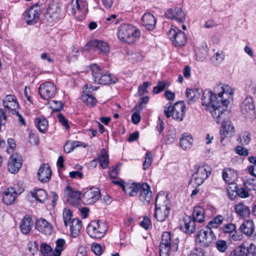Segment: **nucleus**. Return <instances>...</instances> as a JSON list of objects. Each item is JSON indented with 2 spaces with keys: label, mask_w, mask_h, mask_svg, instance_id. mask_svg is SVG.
I'll use <instances>...</instances> for the list:
<instances>
[{
  "label": "nucleus",
  "mask_w": 256,
  "mask_h": 256,
  "mask_svg": "<svg viewBox=\"0 0 256 256\" xmlns=\"http://www.w3.org/2000/svg\"><path fill=\"white\" fill-rule=\"evenodd\" d=\"M223 86L219 85L214 88V92L210 90H206L202 95V104L205 106L210 112L211 114L217 123L220 122L225 118L226 108L230 103L229 100H224L223 94H224Z\"/></svg>",
  "instance_id": "1"
},
{
  "label": "nucleus",
  "mask_w": 256,
  "mask_h": 256,
  "mask_svg": "<svg viewBox=\"0 0 256 256\" xmlns=\"http://www.w3.org/2000/svg\"><path fill=\"white\" fill-rule=\"evenodd\" d=\"M170 211V201L164 193H158L155 201L154 218L162 222L168 218Z\"/></svg>",
  "instance_id": "2"
},
{
  "label": "nucleus",
  "mask_w": 256,
  "mask_h": 256,
  "mask_svg": "<svg viewBox=\"0 0 256 256\" xmlns=\"http://www.w3.org/2000/svg\"><path fill=\"white\" fill-rule=\"evenodd\" d=\"M118 39L124 42L132 44L139 38L140 32L132 24H122L118 30Z\"/></svg>",
  "instance_id": "3"
},
{
  "label": "nucleus",
  "mask_w": 256,
  "mask_h": 256,
  "mask_svg": "<svg viewBox=\"0 0 256 256\" xmlns=\"http://www.w3.org/2000/svg\"><path fill=\"white\" fill-rule=\"evenodd\" d=\"M173 237L168 232H165L162 235V241L160 245V256H170V250L176 252L178 250V239Z\"/></svg>",
  "instance_id": "4"
},
{
  "label": "nucleus",
  "mask_w": 256,
  "mask_h": 256,
  "mask_svg": "<svg viewBox=\"0 0 256 256\" xmlns=\"http://www.w3.org/2000/svg\"><path fill=\"white\" fill-rule=\"evenodd\" d=\"M196 171L192 176L190 183L193 186L198 187L202 184L204 180L208 177L212 172V168L204 164L195 166Z\"/></svg>",
  "instance_id": "5"
},
{
  "label": "nucleus",
  "mask_w": 256,
  "mask_h": 256,
  "mask_svg": "<svg viewBox=\"0 0 256 256\" xmlns=\"http://www.w3.org/2000/svg\"><path fill=\"white\" fill-rule=\"evenodd\" d=\"M90 68L94 80L98 84H114L118 80L117 78L108 72L102 71L96 64H92Z\"/></svg>",
  "instance_id": "6"
},
{
  "label": "nucleus",
  "mask_w": 256,
  "mask_h": 256,
  "mask_svg": "<svg viewBox=\"0 0 256 256\" xmlns=\"http://www.w3.org/2000/svg\"><path fill=\"white\" fill-rule=\"evenodd\" d=\"M108 230V226L104 222L100 220L92 221L87 228L88 235L95 238H102Z\"/></svg>",
  "instance_id": "7"
},
{
  "label": "nucleus",
  "mask_w": 256,
  "mask_h": 256,
  "mask_svg": "<svg viewBox=\"0 0 256 256\" xmlns=\"http://www.w3.org/2000/svg\"><path fill=\"white\" fill-rule=\"evenodd\" d=\"M216 240V236L212 230L206 227V230H202L198 232L196 240L200 245L208 246Z\"/></svg>",
  "instance_id": "8"
},
{
  "label": "nucleus",
  "mask_w": 256,
  "mask_h": 256,
  "mask_svg": "<svg viewBox=\"0 0 256 256\" xmlns=\"http://www.w3.org/2000/svg\"><path fill=\"white\" fill-rule=\"evenodd\" d=\"M38 92L42 98L48 100L54 96L56 92V88L54 83L47 82L40 85Z\"/></svg>",
  "instance_id": "9"
},
{
  "label": "nucleus",
  "mask_w": 256,
  "mask_h": 256,
  "mask_svg": "<svg viewBox=\"0 0 256 256\" xmlns=\"http://www.w3.org/2000/svg\"><path fill=\"white\" fill-rule=\"evenodd\" d=\"M60 12V4L53 1L50 4L46 12L44 14V18L48 22H53L58 20Z\"/></svg>",
  "instance_id": "10"
},
{
  "label": "nucleus",
  "mask_w": 256,
  "mask_h": 256,
  "mask_svg": "<svg viewBox=\"0 0 256 256\" xmlns=\"http://www.w3.org/2000/svg\"><path fill=\"white\" fill-rule=\"evenodd\" d=\"M168 34L176 46H182L186 43V37L185 34L176 28H171L168 32Z\"/></svg>",
  "instance_id": "11"
},
{
  "label": "nucleus",
  "mask_w": 256,
  "mask_h": 256,
  "mask_svg": "<svg viewBox=\"0 0 256 256\" xmlns=\"http://www.w3.org/2000/svg\"><path fill=\"white\" fill-rule=\"evenodd\" d=\"M40 10L38 5L36 4L26 12L24 18L28 24H34L38 22L40 18Z\"/></svg>",
  "instance_id": "12"
},
{
  "label": "nucleus",
  "mask_w": 256,
  "mask_h": 256,
  "mask_svg": "<svg viewBox=\"0 0 256 256\" xmlns=\"http://www.w3.org/2000/svg\"><path fill=\"white\" fill-rule=\"evenodd\" d=\"M100 194V191L98 188H90L83 193L82 198L86 204H92L98 200Z\"/></svg>",
  "instance_id": "13"
},
{
  "label": "nucleus",
  "mask_w": 256,
  "mask_h": 256,
  "mask_svg": "<svg viewBox=\"0 0 256 256\" xmlns=\"http://www.w3.org/2000/svg\"><path fill=\"white\" fill-rule=\"evenodd\" d=\"M3 106L8 114H15L18 108L16 98L14 95H8L3 100Z\"/></svg>",
  "instance_id": "14"
},
{
  "label": "nucleus",
  "mask_w": 256,
  "mask_h": 256,
  "mask_svg": "<svg viewBox=\"0 0 256 256\" xmlns=\"http://www.w3.org/2000/svg\"><path fill=\"white\" fill-rule=\"evenodd\" d=\"M22 158L17 154H12L8 161V168L10 172L12 174L17 172L22 166Z\"/></svg>",
  "instance_id": "15"
},
{
  "label": "nucleus",
  "mask_w": 256,
  "mask_h": 256,
  "mask_svg": "<svg viewBox=\"0 0 256 256\" xmlns=\"http://www.w3.org/2000/svg\"><path fill=\"white\" fill-rule=\"evenodd\" d=\"M186 106L183 101H180L174 104L172 107V116L174 119L181 122L184 118L185 114Z\"/></svg>",
  "instance_id": "16"
},
{
  "label": "nucleus",
  "mask_w": 256,
  "mask_h": 256,
  "mask_svg": "<svg viewBox=\"0 0 256 256\" xmlns=\"http://www.w3.org/2000/svg\"><path fill=\"white\" fill-rule=\"evenodd\" d=\"M52 171L48 164L42 165L38 172V176L39 180L43 183L48 182L52 176Z\"/></svg>",
  "instance_id": "17"
},
{
  "label": "nucleus",
  "mask_w": 256,
  "mask_h": 256,
  "mask_svg": "<svg viewBox=\"0 0 256 256\" xmlns=\"http://www.w3.org/2000/svg\"><path fill=\"white\" fill-rule=\"evenodd\" d=\"M168 18L175 20L179 22H182L184 20V13L180 8H175L174 10L169 8L165 14Z\"/></svg>",
  "instance_id": "18"
},
{
  "label": "nucleus",
  "mask_w": 256,
  "mask_h": 256,
  "mask_svg": "<svg viewBox=\"0 0 256 256\" xmlns=\"http://www.w3.org/2000/svg\"><path fill=\"white\" fill-rule=\"evenodd\" d=\"M152 198V193L150 186L146 183L142 184L139 199L144 204H148Z\"/></svg>",
  "instance_id": "19"
},
{
  "label": "nucleus",
  "mask_w": 256,
  "mask_h": 256,
  "mask_svg": "<svg viewBox=\"0 0 256 256\" xmlns=\"http://www.w3.org/2000/svg\"><path fill=\"white\" fill-rule=\"evenodd\" d=\"M36 228L45 234H50L52 231L51 224L44 218H40L36 221Z\"/></svg>",
  "instance_id": "20"
},
{
  "label": "nucleus",
  "mask_w": 256,
  "mask_h": 256,
  "mask_svg": "<svg viewBox=\"0 0 256 256\" xmlns=\"http://www.w3.org/2000/svg\"><path fill=\"white\" fill-rule=\"evenodd\" d=\"M196 220L190 216H186L183 218L184 224L181 228L185 232L192 234L196 230Z\"/></svg>",
  "instance_id": "21"
},
{
  "label": "nucleus",
  "mask_w": 256,
  "mask_h": 256,
  "mask_svg": "<svg viewBox=\"0 0 256 256\" xmlns=\"http://www.w3.org/2000/svg\"><path fill=\"white\" fill-rule=\"evenodd\" d=\"M17 196L18 192L14 188H8L4 192L3 202L6 205L12 204L14 202Z\"/></svg>",
  "instance_id": "22"
},
{
  "label": "nucleus",
  "mask_w": 256,
  "mask_h": 256,
  "mask_svg": "<svg viewBox=\"0 0 256 256\" xmlns=\"http://www.w3.org/2000/svg\"><path fill=\"white\" fill-rule=\"evenodd\" d=\"M80 192L75 190L70 186H67L65 190V196L67 198L68 201L72 204L77 202L80 198Z\"/></svg>",
  "instance_id": "23"
},
{
  "label": "nucleus",
  "mask_w": 256,
  "mask_h": 256,
  "mask_svg": "<svg viewBox=\"0 0 256 256\" xmlns=\"http://www.w3.org/2000/svg\"><path fill=\"white\" fill-rule=\"evenodd\" d=\"M142 24L148 30H152L156 24V20L152 14L146 12L142 18Z\"/></svg>",
  "instance_id": "24"
},
{
  "label": "nucleus",
  "mask_w": 256,
  "mask_h": 256,
  "mask_svg": "<svg viewBox=\"0 0 256 256\" xmlns=\"http://www.w3.org/2000/svg\"><path fill=\"white\" fill-rule=\"evenodd\" d=\"M88 44L92 48L99 50L101 53L107 54L110 52L108 44L102 40H96L90 42Z\"/></svg>",
  "instance_id": "25"
},
{
  "label": "nucleus",
  "mask_w": 256,
  "mask_h": 256,
  "mask_svg": "<svg viewBox=\"0 0 256 256\" xmlns=\"http://www.w3.org/2000/svg\"><path fill=\"white\" fill-rule=\"evenodd\" d=\"M234 130V126L230 121L224 122L220 130L221 142L223 141L226 137L230 136Z\"/></svg>",
  "instance_id": "26"
},
{
  "label": "nucleus",
  "mask_w": 256,
  "mask_h": 256,
  "mask_svg": "<svg viewBox=\"0 0 256 256\" xmlns=\"http://www.w3.org/2000/svg\"><path fill=\"white\" fill-rule=\"evenodd\" d=\"M222 178L226 183L233 184L237 178V173L232 168H225L222 172Z\"/></svg>",
  "instance_id": "27"
},
{
  "label": "nucleus",
  "mask_w": 256,
  "mask_h": 256,
  "mask_svg": "<svg viewBox=\"0 0 256 256\" xmlns=\"http://www.w3.org/2000/svg\"><path fill=\"white\" fill-rule=\"evenodd\" d=\"M70 234L75 238L78 236L82 228V222L78 218H74L69 224Z\"/></svg>",
  "instance_id": "28"
},
{
  "label": "nucleus",
  "mask_w": 256,
  "mask_h": 256,
  "mask_svg": "<svg viewBox=\"0 0 256 256\" xmlns=\"http://www.w3.org/2000/svg\"><path fill=\"white\" fill-rule=\"evenodd\" d=\"M193 139L192 136L187 133H185L182 135V138L180 140V146L184 150L190 148L192 146Z\"/></svg>",
  "instance_id": "29"
},
{
  "label": "nucleus",
  "mask_w": 256,
  "mask_h": 256,
  "mask_svg": "<svg viewBox=\"0 0 256 256\" xmlns=\"http://www.w3.org/2000/svg\"><path fill=\"white\" fill-rule=\"evenodd\" d=\"M86 7V3L82 0H72L71 4V7L68 10V11L72 16L76 14L77 10H82Z\"/></svg>",
  "instance_id": "30"
},
{
  "label": "nucleus",
  "mask_w": 256,
  "mask_h": 256,
  "mask_svg": "<svg viewBox=\"0 0 256 256\" xmlns=\"http://www.w3.org/2000/svg\"><path fill=\"white\" fill-rule=\"evenodd\" d=\"M254 108L253 99L252 97H246L242 104L241 109L243 114L252 112Z\"/></svg>",
  "instance_id": "31"
},
{
  "label": "nucleus",
  "mask_w": 256,
  "mask_h": 256,
  "mask_svg": "<svg viewBox=\"0 0 256 256\" xmlns=\"http://www.w3.org/2000/svg\"><path fill=\"white\" fill-rule=\"evenodd\" d=\"M142 184H132V185L126 184V186H123V190L124 192L130 196H134L138 193L140 192Z\"/></svg>",
  "instance_id": "32"
},
{
  "label": "nucleus",
  "mask_w": 256,
  "mask_h": 256,
  "mask_svg": "<svg viewBox=\"0 0 256 256\" xmlns=\"http://www.w3.org/2000/svg\"><path fill=\"white\" fill-rule=\"evenodd\" d=\"M32 196L35 198L37 202L44 203L48 199L46 192L43 189H38L31 192Z\"/></svg>",
  "instance_id": "33"
},
{
  "label": "nucleus",
  "mask_w": 256,
  "mask_h": 256,
  "mask_svg": "<svg viewBox=\"0 0 256 256\" xmlns=\"http://www.w3.org/2000/svg\"><path fill=\"white\" fill-rule=\"evenodd\" d=\"M32 222L30 216H24L20 222V228L24 234H28L32 229Z\"/></svg>",
  "instance_id": "34"
},
{
  "label": "nucleus",
  "mask_w": 256,
  "mask_h": 256,
  "mask_svg": "<svg viewBox=\"0 0 256 256\" xmlns=\"http://www.w3.org/2000/svg\"><path fill=\"white\" fill-rule=\"evenodd\" d=\"M241 232L247 236L251 235L254 230V224L252 221L248 220L240 226Z\"/></svg>",
  "instance_id": "35"
},
{
  "label": "nucleus",
  "mask_w": 256,
  "mask_h": 256,
  "mask_svg": "<svg viewBox=\"0 0 256 256\" xmlns=\"http://www.w3.org/2000/svg\"><path fill=\"white\" fill-rule=\"evenodd\" d=\"M192 218L196 222L202 223L204 220V210L200 206L194 207Z\"/></svg>",
  "instance_id": "36"
},
{
  "label": "nucleus",
  "mask_w": 256,
  "mask_h": 256,
  "mask_svg": "<svg viewBox=\"0 0 256 256\" xmlns=\"http://www.w3.org/2000/svg\"><path fill=\"white\" fill-rule=\"evenodd\" d=\"M35 124L38 130L42 133H44L48 129V122L45 118H38L34 120Z\"/></svg>",
  "instance_id": "37"
},
{
  "label": "nucleus",
  "mask_w": 256,
  "mask_h": 256,
  "mask_svg": "<svg viewBox=\"0 0 256 256\" xmlns=\"http://www.w3.org/2000/svg\"><path fill=\"white\" fill-rule=\"evenodd\" d=\"M98 159L100 166L103 168H106L108 166L109 163L108 156L106 154V152L105 149L103 148L101 150L100 154L98 155Z\"/></svg>",
  "instance_id": "38"
},
{
  "label": "nucleus",
  "mask_w": 256,
  "mask_h": 256,
  "mask_svg": "<svg viewBox=\"0 0 256 256\" xmlns=\"http://www.w3.org/2000/svg\"><path fill=\"white\" fill-rule=\"evenodd\" d=\"M82 99L88 106L91 107L94 106L97 102L94 96L86 92L82 95Z\"/></svg>",
  "instance_id": "39"
},
{
  "label": "nucleus",
  "mask_w": 256,
  "mask_h": 256,
  "mask_svg": "<svg viewBox=\"0 0 256 256\" xmlns=\"http://www.w3.org/2000/svg\"><path fill=\"white\" fill-rule=\"evenodd\" d=\"M236 212L240 216H246L249 214L250 210L249 208L240 202L235 206Z\"/></svg>",
  "instance_id": "40"
},
{
  "label": "nucleus",
  "mask_w": 256,
  "mask_h": 256,
  "mask_svg": "<svg viewBox=\"0 0 256 256\" xmlns=\"http://www.w3.org/2000/svg\"><path fill=\"white\" fill-rule=\"evenodd\" d=\"M235 229V225L230 223L224 226L222 228V231L224 233L230 234V236L233 238V240H236L237 238L235 235V234L236 233Z\"/></svg>",
  "instance_id": "41"
},
{
  "label": "nucleus",
  "mask_w": 256,
  "mask_h": 256,
  "mask_svg": "<svg viewBox=\"0 0 256 256\" xmlns=\"http://www.w3.org/2000/svg\"><path fill=\"white\" fill-rule=\"evenodd\" d=\"M65 240L63 238H58L56 241V247L54 249V256H60L62 252L64 250Z\"/></svg>",
  "instance_id": "42"
},
{
  "label": "nucleus",
  "mask_w": 256,
  "mask_h": 256,
  "mask_svg": "<svg viewBox=\"0 0 256 256\" xmlns=\"http://www.w3.org/2000/svg\"><path fill=\"white\" fill-rule=\"evenodd\" d=\"M240 252L242 253L244 256H256V246L253 244L247 248L246 250L245 248H240Z\"/></svg>",
  "instance_id": "43"
},
{
  "label": "nucleus",
  "mask_w": 256,
  "mask_h": 256,
  "mask_svg": "<svg viewBox=\"0 0 256 256\" xmlns=\"http://www.w3.org/2000/svg\"><path fill=\"white\" fill-rule=\"evenodd\" d=\"M223 220V216L221 215H218L208 222L207 227L211 230L212 228H216L222 224Z\"/></svg>",
  "instance_id": "44"
},
{
  "label": "nucleus",
  "mask_w": 256,
  "mask_h": 256,
  "mask_svg": "<svg viewBox=\"0 0 256 256\" xmlns=\"http://www.w3.org/2000/svg\"><path fill=\"white\" fill-rule=\"evenodd\" d=\"M40 251L44 256H54V251L53 252L52 248L46 244L40 245Z\"/></svg>",
  "instance_id": "45"
},
{
  "label": "nucleus",
  "mask_w": 256,
  "mask_h": 256,
  "mask_svg": "<svg viewBox=\"0 0 256 256\" xmlns=\"http://www.w3.org/2000/svg\"><path fill=\"white\" fill-rule=\"evenodd\" d=\"M224 55L222 52H218L212 58L211 61L214 64H220L224 60Z\"/></svg>",
  "instance_id": "46"
},
{
  "label": "nucleus",
  "mask_w": 256,
  "mask_h": 256,
  "mask_svg": "<svg viewBox=\"0 0 256 256\" xmlns=\"http://www.w3.org/2000/svg\"><path fill=\"white\" fill-rule=\"evenodd\" d=\"M239 139L242 144L246 145L250 141V134L247 132H243L240 134Z\"/></svg>",
  "instance_id": "47"
},
{
  "label": "nucleus",
  "mask_w": 256,
  "mask_h": 256,
  "mask_svg": "<svg viewBox=\"0 0 256 256\" xmlns=\"http://www.w3.org/2000/svg\"><path fill=\"white\" fill-rule=\"evenodd\" d=\"M62 215L64 226H67L72 221V212L70 210L64 208L63 211Z\"/></svg>",
  "instance_id": "48"
},
{
  "label": "nucleus",
  "mask_w": 256,
  "mask_h": 256,
  "mask_svg": "<svg viewBox=\"0 0 256 256\" xmlns=\"http://www.w3.org/2000/svg\"><path fill=\"white\" fill-rule=\"evenodd\" d=\"M198 96L199 94L194 90L191 89L187 90L186 96L190 103L196 101L198 98Z\"/></svg>",
  "instance_id": "49"
},
{
  "label": "nucleus",
  "mask_w": 256,
  "mask_h": 256,
  "mask_svg": "<svg viewBox=\"0 0 256 256\" xmlns=\"http://www.w3.org/2000/svg\"><path fill=\"white\" fill-rule=\"evenodd\" d=\"M148 96L140 98L138 104L133 108V110L140 112L143 109L144 105L148 103Z\"/></svg>",
  "instance_id": "50"
},
{
  "label": "nucleus",
  "mask_w": 256,
  "mask_h": 256,
  "mask_svg": "<svg viewBox=\"0 0 256 256\" xmlns=\"http://www.w3.org/2000/svg\"><path fill=\"white\" fill-rule=\"evenodd\" d=\"M244 186L250 190H256V180L254 178H248L244 182Z\"/></svg>",
  "instance_id": "51"
},
{
  "label": "nucleus",
  "mask_w": 256,
  "mask_h": 256,
  "mask_svg": "<svg viewBox=\"0 0 256 256\" xmlns=\"http://www.w3.org/2000/svg\"><path fill=\"white\" fill-rule=\"evenodd\" d=\"M152 154L150 152H148L146 154L145 160L143 162V168L146 169L152 164Z\"/></svg>",
  "instance_id": "52"
},
{
  "label": "nucleus",
  "mask_w": 256,
  "mask_h": 256,
  "mask_svg": "<svg viewBox=\"0 0 256 256\" xmlns=\"http://www.w3.org/2000/svg\"><path fill=\"white\" fill-rule=\"evenodd\" d=\"M216 247L220 252H224L228 248L226 242L224 240H218L216 242Z\"/></svg>",
  "instance_id": "53"
},
{
  "label": "nucleus",
  "mask_w": 256,
  "mask_h": 256,
  "mask_svg": "<svg viewBox=\"0 0 256 256\" xmlns=\"http://www.w3.org/2000/svg\"><path fill=\"white\" fill-rule=\"evenodd\" d=\"M190 256H206L204 250L200 248L192 250Z\"/></svg>",
  "instance_id": "54"
},
{
  "label": "nucleus",
  "mask_w": 256,
  "mask_h": 256,
  "mask_svg": "<svg viewBox=\"0 0 256 256\" xmlns=\"http://www.w3.org/2000/svg\"><path fill=\"white\" fill-rule=\"evenodd\" d=\"M39 138L37 134L33 133L31 132L30 133L29 142L33 145L37 144L38 142Z\"/></svg>",
  "instance_id": "55"
},
{
  "label": "nucleus",
  "mask_w": 256,
  "mask_h": 256,
  "mask_svg": "<svg viewBox=\"0 0 256 256\" xmlns=\"http://www.w3.org/2000/svg\"><path fill=\"white\" fill-rule=\"evenodd\" d=\"M166 84L164 81L160 82L157 86L154 88L153 92L155 94H158V92L162 91L166 88Z\"/></svg>",
  "instance_id": "56"
},
{
  "label": "nucleus",
  "mask_w": 256,
  "mask_h": 256,
  "mask_svg": "<svg viewBox=\"0 0 256 256\" xmlns=\"http://www.w3.org/2000/svg\"><path fill=\"white\" fill-rule=\"evenodd\" d=\"M51 106L55 111L60 110L63 107V104L61 101L52 100V101Z\"/></svg>",
  "instance_id": "57"
},
{
  "label": "nucleus",
  "mask_w": 256,
  "mask_h": 256,
  "mask_svg": "<svg viewBox=\"0 0 256 256\" xmlns=\"http://www.w3.org/2000/svg\"><path fill=\"white\" fill-rule=\"evenodd\" d=\"M235 150L236 152L240 156H247L248 154V150L240 146H237Z\"/></svg>",
  "instance_id": "58"
},
{
  "label": "nucleus",
  "mask_w": 256,
  "mask_h": 256,
  "mask_svg": "<svg viewBox=\"0 0 256 256\" xmlns=\"http://www.w3.org/2000/svg\"><path fill=\"white\" fill-rule=\"evenodd\" d=\"M58 118L59 122L62 124V126L68 129L69 128V124L68 120L64 117L62 114H58Z\"/></svg>",
  "instance_id": "59"
},
{
  "label": "nucleus",
  "mask_w": 256,
  "mask_h": 256,
  "mask_svg": "<svg viewBox=\"0 0 256 256\" xmlns=\"http://www.w3.org/2000/svg\"><path fill=\"white\" fill-rule=\"evenodd\" d=\"M92 250L96 255H100L102 252L101 246L98 244H94L92 245Z\"/></svg>",
  "instance_id": "60"
},
{
  "label": "nucleus",
  "mask_w": 256,
  "mask_h": 256,
  "mask_svg": "<svg viewBox=\"0 0 256 256\" xmlns=\"http://www.w3.org/2000/svg\"><path fill=\"white\" fill-rule=\"evenodd\" d=\"M119 169L118 166L111 168L109 170V174L111 178H116L118 174Z\"/></svg>",
  "instance_id": "61"
},
{
  "label": "nucleus",
  "mask_w": 256,
  "mask_h": 256,
  "mask_svg": "<svg viewBox=\"0 0 256 256\" xmlns=\"http://www.w3.org/2000/svg\"><path fill=\"white\" fill-rule=\"evenodd\" d=\"M140 116L137 112H134L132 116V121L133 124H138L140 120Z\"/></svg>",
  "instance_id": "62"
},
{
  "label": "nucleus",
  "mask_w": 256,
  "mask_h": 256,
  "mask_svg": "<svg viewBox=\"0 0 256 256\" xmlns=\"http://www.w3.org/2000/svg\"><path fill=\"white\" fill-rule=\"evenodd\" d=\"M176 139V133H172L170 134H168L166 138V142L168 144H172L174 143Z\"/></svg>",
  "instance_id": "63"
},
{
  "label": "nucleus",
  "mask_w": 256,
  "mask_h": 256,
  "mask_svg": "<svg viewBox=\"0 0 256 256\" xmlns=\"http://www.w3.org/2000/svg\"><path fill=\"white\" fill-rule=\"evenodd\" d=\"M96 88H94V86L91 84H86L83 88V94L88 93L90 94L93 90H96Z\"/></svg>",
  "instance_id": "64"
}]
</instances>
